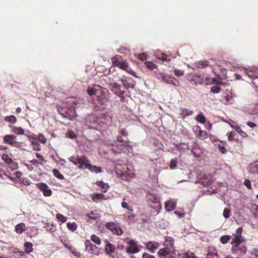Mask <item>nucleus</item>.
I'll return each mask as SVG.
<instances>
[{
    "instance_id": "16",
    "label": "nucleus",
    "mask_w": 258,
    "mask_h": 258,
    "mask_svg": "<svg viewBox=\"0 0 258 258\" xmlns=\"http://www.w3.org/2000/svg\"><path fill=\"white\" fill-rule=\"evenodd\" d=\"M159 246V244L156 242L149 241L146 243V247L147 249L154 252V250L157 249Z\"/></svg>"
},
{
    "instance_id": "25",
    "label": "nucleus",
    "mask_w": 258,
    "mask_h": 258,
    "mask_svg": "<svg viewBox=\"0 0 258 258\" xmlns=\"http://www.w3.org/2000/svg\"><path fill=\"white\" fill-rule=\"evenodd\" d=\"M181 110V115L183 118L190 116L193 113V111L189 110L187 108H182Z\"/></svg>"
},
{
    "instance_id": "1",
    "label": "nucleus",
    "mask_w": 258,
    "mask_h": 258,
    "mask_svg": "<svg viewBox=\"0 0 258 258\" xmlns=\"http://www.w3.org/2000/svg\"><path fill=\"white\" fill-rule=\"evenodd\" d=\"M114 145L117 147L118 150L124 152L126 151L130 152L132 149L131 146L126 142L123 141L122 137L120 136L117 137V140L114 142V144H113V146Z\"/></svg>"
},
{
    "instance_id": "12",
    "label": "nucleus",
    "mask_w": 258,
    "mask_h": 258,
    "mask_svg": "<svg viewBox=\"0 0 258 258\" xmlns=\"http://www.w3.org/2000/svg\"><path fill=\"white\" fill-rule=\"evenodd\" d=\"M194 130L197 137L199 138L204 140L207 138V133L202 131L199 126H195L194 127Z\"/></svg>"
},
{
    "instance_id": "14",
    "label": "nucleus",
    "mask_w": 258,
    "mask_h": 258,
    "mask_svg": "<svg viewBox=\"0 0 258 258\" xmlns=\"http://www.w3.org/2000/svg\"><path fill=\"white\" fill-rule=\"evenodd\" d=\"M142 248V246L139 245H130L125 248V251L129 254L138 253L140 251V249Z\"/></svg>"
},
{
    "instance_id": "47",
    "label": "nucleus",
    "mask_w": 258,
    "mask_h": 258,
    "mask_svg": "<svg viewBox=\"0 0 258 258\" xmlns=\"http://www.w3.org/2000/svg\"><path fill=\"white\" fill-rule=\"evenodd\" d=\"M137 57L141 60L144 61L147 59V55L146 53H143L142 54H138Z\"/></svg>"
},
{
    "instance_id": "21",
    "label": "nucleus",
    "mask_w": 258,
    "mask_h": 258,
    "mask_svg": "<svg viewBox=\"0 0 258 258\" xmlns=\"http://www.w3.org/2000/svg\"><path fill=\"white\" fill-rule=\"evenodd\" d=\"M96 184L97 185H98L99 187L101 188L102 191L104 192H106L109 188V185H108V184L104 183L102 181H98L97 182H96Z\"/></svg>"
},
{
    "instance_id": "42",
    "label": "nucleus",
    "mask_w": 258,
    "mask_h": 258,
    "mask_svg": "<svg viewBox=\"0 0 258 258\" xmlns=\"http://www.w3.org/2000/svg\"><path fill=\"white\" fill-rule=\"evenodd\" d=\"M196 119L198 122L202 123H204L206 121V118L205 117V116L203 115H202L201 114L197 115L196 118Z\"/></svg>"
},
{
    "instance_id": "33",
    "label": "nucleus",
    "mask_w": 258,
    "mask_h": 258,
    "mask_svg": "<svg viewBox=\"0 0 258 258\" xmlns=\"http://www.w3.org/2000/svg\"><path fill=\"white\" fill-rule=\"evenodd\" d=\"M145 64L147 68L151 70H153L157 68V66L153 63L151 61H147L145 62Z\"/></svg>"
},
{
    "instance_id": "49",
    "label": "nucleus",
    "mask_w": 258,
    "mask_h": 258,
    "mask_svg": "<svg viewBox=\"0 0 258 258\" xmlns=\"http://www.w3.org/2000/svg\"><path fill=\"white\" fill-rule=\"evenodd\" d=\"M177 161L176 159H171L170 163V167L172 169H174L177 166Z\"/></svg>"
},
{
    "instance_id": "30",
    "label": "nucleus",
    "mask_w": 258,
    "mask_h": 258,
    "mask_svg": "<svg viewBox=\"0 0 258 258\" xmlns=\"http://www.w3.org/2000/svg\"><path fill=\"white\" fill-rule=\"evenodd\" d=\"M4 120L6 121L14 124L16 122L17 119L15 116L10 115L7 116L5 117Z\"/></svg>"
},
{
    "instance_id": "63",
    "label": "nucleus",
    "mask_w": 258,
    "mask_h": 258,
    "mask_svg": "<svg viewBox=\"0 0 258 258\" xmlns=\"http://www.w3.org/2000/svg\"><path fill=\"white\" fill-rule=\"evenodd\" d=\"M236 131L241 136L243 137H245L247 136L246 133L244 132L243 131H242L240 129V127H239V129H236Z\"/></svg>"
},
{
    "instance_id": "61",
    "label": "nucleus",
    "mask_w": 258,
    "mask_h": 258,
    "mask_svg": "<svg viewBox=\"0 0 258 258\" xmlns=\"http://www.w3.org/2000/svg\"><path fill=\"white\" fill-rule=\"evenodd\" d=\"M9 165V167L11 168L13 170H16L18 168V164L14 162L13 161L12 163L10 164Z\"/></svg>"
},
{
    "instance_id": "2",
    "label": "nucleus",
    "mask_w": 258,
    "mask_h": 258,
    "mask_svg": "<svg viewBox=\"0 0 258 258\" xmlns=\"http://www.w3.org/2000/svg\"><path fill=\"white\" fill-rule=\"evenodd\" d=\"M242 228L241 227L238 228L235 232L233 234V238L231 242V244L233 245H236L239 246L244 241V238L242 236Z\"/></svg>"
},
{
    "instance_id": "26",
    "label": "nucleus",
    "mask_w": 258,
    "mask_h": 258,
    "mask_svg": "<svg viewBox=\"0 0 258 258\" xmlns=\"http://www.w3.org/2000/svg\"><path fill=\"white\" fill-rule=\"evenodd\" d=\"M170 252H172L171 251H168L166 248L164 247L160 249L158 252V254L161 256H166L168 255Z\"/></svg>"
},
{
    "instance_id": "8",
    "label": "nucleus",
    "mask_w": 258,
    "mask_h": 258,
    "mask_svg": "<svg viewBox=\"0 0 258 258\" xmlns=\"http://www.w3.org/2000/svg\"><path fill=\"white\" fill-rule=\"evenodd\" d=\"M36 186L43 192L44 196L48 197L51 195L52 191L46 183L43 182L38 183L36 184Z\"/></svg>"
},
{
    "instance_id": "31",
    "label": "nucleus",
    "mask_w": 258,
    "mask_h": 258,
    "mask_svg": "<svg viewBox=\"0 0 258 258\" xmlns=\"http://www.w3.org/2000/svg\"><path fill=\"white\" fill-rule=\"evenodd\" d=\"M257 162L252 163L250 168L251 172L258 174V164Z\"/></svg>"
},
{
    "instance_id": "9",
    "label": "nucleus",
    "mask_w": 258,
    "mask_h": 258,
    "mask_svg": "<svg viewBox=\"0 0 258 258\" xmlns=\"http://www.w3.org/2000/svg\"><path fill=\"white\" fill-rule=\"evenodd\" d=\"M244 73L250 79H255L258 78V68H252L248 69L246 68H243Z\"/></svg>"
},
{
    "instance_id": "58",
    "label": "nucleus",
    "mask_w": 258,
    "mask_h": 258,
    "mask_svg": "<svg viewBox=\"0 0 258 258\" xmlns=\"http://www.w3.org/2000/svg\"><path fill=\"white\" fill-rule=\"evenodd\" d=\"M38 139L39 141L41 142L43 144H44L46 142V139L42 134H39L38 136Z\"/></svg>"
},
{
    "instance_id": "36",
    "label": "nucleus",
    "mask_w": 258,
    "mask_h": 258,
    "mask_svg": "<svg viewBox=\"0 0 258 258\" xmlns=\"http://www.w3.org/2000/svg\"><path fill=\"white\" fill-rule=\"evenodd\" d=\"M231 239V236L229 235H223L220 238V242L222 244H226Z\"/></svg>"
},
{
    "instance_id": "45",
    "label": "nucleus",
    "mask_w": 258,
    "mask_h": 258,
    "mask_svg": "<svg viewBox=\"0 0 258 258\" xmlns=\"http://www.w3.org/2000/svg\"><path fill=\"white\" fill-rule=\"evenodd\" d=\"M68 249H69V250H70V251H71L73 254H74L75 256H77V257H81V255L80 253V252H77V251H76V250L75 248H74L72 247L71 246H69V247H68Z\"/></svg>"
},
{
    "instance_id": "57",
    "label": "nucleus",
    "mask_w": 258,
    "mask_h": 258,
    "mask_svg": "<svg viewBox=\"0 0 258 258\" xmlns=\"http://www.w3.org/2000/svg\"><path fill=\"white\" fill-rule=\"evenodd\" d=\"M125 200V198L123 199V202H122V203L121 204L122 207L123 208L126 209H128L130 211H132L133 209L130 208V207L128 206V205L127 204V203L124 201Z\"/></svg>"
},
{
    "instance_id": "15",
    "label": "nucleus",
    "mask_w": 258,
    "mask_h": 258,
    "mask_svg": "<svg viewBox=\"0 0 258 258\" xmlns=\"http://www.w3.org/2000/svg\"><path fill=\"white\" fill-rule=\"evenodd\" d=\"M115 247L111 243L108 242L105 245L104 251L106 254L111 255L115 250Z\"/></svg>"
},
{
    "instance_id": "43",
    "label": "nucleus",
    "mask_w": 258,
    "mask_h": 258,
    "mask_svg": "<svg viewBox=\"0 0 258 258\" xmlns=\"http://www.w3.org/2000/svg\"><path fill=\"white\" fill-rule=\"evenodd\" d=\"M174 80V79L169 76H165L163 82H165L167 84H171L173 83V81Z\"/></svg>"
},
{
    "instance_id": "37",
    "label": "nucleus",
    "mask_w": 258,
    "mask_h": 258,
    "mask_svg": "<svg viewBox=\"0 0 258 258\" xmlns=\"http://www.w3.org/2000/svg\"><path fill=\"white\" fill-rule=\"evenodd\" d=\"M104 199V195L102 194H96L92 197V200L95 202Z\"/></svg>"
},
{
    "instance_id": "28",
    "label": "nucleus",
    "mask_w": 258,
    "mask_h": 258,
    "mask_svg": "<svg viewBox=\"0 0 258 258\" xmlns=\"http://www.w3.org/2000/svg\"><path fill=\"white\" fill-rule=\"evenodd\" d=\"M25 251L27 253H29L32 251V244L31 242H26L24 244Z\"/></svg>"
},
{
    "instance_id": "6",
    "label": "nucleus",
    "mask_w": 258,
    "mask_h": 258,
    "mask_svg": "<svg viewBox=\"0 0 258 258\" xmlns=\"http://www.w3.org/2000/svg\"><path fill=\"white\" fill-rule=\"evenodd\" d=\"M112 92L117 96L124 95L125 92L121 90V86L116 83H109Z\"/></svg>"
},
{
    "instance_id": "24",
    "label": "nucleus",
    "mask_w": 258,
    "mask_h": 258,
    "mask_svg": "<svg viewBox=\"0 0 258 258\" xmlns=\"http://www.w3.org/2000/svg\"><path fill=\"white\" fill-rule=\"evenodd\" d=\"M98 119L95 116L93 115H89L86 118V121L87 123H94L96 122H97Z\"/></svg>"
},
{
    "instance_id": "48",
    "label": "nucleus",
    "mask_w": 258,
    "mask_h": 258,
    "mask_svg": "<svg viewBox=\"0 0 258 258\" xmlns=\"http://www.w3.org/2000/svg\"><path fill=\"white\" fill-rule=\"evenodd\" d=\"M230 209L225 208L223 211V215L225 218L227 219L230 217Z\"/></svg>"
},
{
    "instance_id": "40",
    "label": "nucleus",
    "mask_w": 258,
    "mask_h": 258,
    "mask_svg": "<svg viewBox=\"0 0 258 258\" xmlns=\"http://www.w3.org/2000/svg\"><path fill=\"white\" fill-rule=\"evenodd\" d=\"M56 218L58 221L64 223L67 221V218L61 214H57L56 215Z\"/></svg>"
},
{
    "instance_id": "4",
    "label": "nucleus",
    "mask_w": 258,
    "mask_h": 258,
    "mask_svg": "<svg viewBox=\"0 0 258 258\" xmlns=\"http://www.w3.org/2000/svg\"><path fill=\"white\" fill-rule=\"evenodd\" d=\"M69 160L76 165L79 164L80 168L84 169V165L85 163L86 158L84 156L81 157L79 156L77 157L71 156L69 158Z\"/></svg>"
},
{
    "instance_id": "22",
    "label": "nucleus",
    "mask_w": 258,
    "mask_h": 258,
    "mask_svg": "<svg viewBox=\"0 0 258 258\" xmlns=\"http://www.w3.org/2000/svg\"><path fill=\"white\" fill-rule=\"evenodd\" d=\"M12 132L14 134L18 135H23L24 134L25 131L21 127L14 126L12 128Z\"/></svg>"
},
{
    "instance_id": "34",
    "label": "nucleus",
    "mask_w": 258,
    "mask_h": 258,
    "mask_svg": "<svg viewBox=\"0 0 258 258\" xmlns=\"http://www.w3.org/2000/svg\"><path fill=\"white\" fill-rule=\"evenodd\" d=\"M180 258H196L192 252H185L180 254Z\"/></svg>"
},
{
    "instance_id": "50",
    "label": "nucleus",
    "mask_w": 258,
    "mask_h": 258,
    "mask_svg": "<svg viewBox=\"0 0 258 258\" xmlns=\"http://www.w3.org/2000/svg\"><path fill=\"white\" fill-rule=\"evenodd\" d=\"M174 72L175 75L177 77H181L184 74V71L181 70L175 69Z\"/></svg>"
},
{
    "instance_id": "19",
    "label": "nucleus",
    "mask_w": 258,
    "mask_h": 258,
    "mask_svg": "<svg viewBox=\"0 0 258 258\" xmlns=\"http://www.w3.org/2000/svg\"><path fill=\"white\" fill-rule=\"evenodd\" d=\"M16 139V136L14 135H6L4 138V141L8 144L12 145Z\"/></svg>"
},
{
    "instance_id": "53",
    "label": "nucleus",
    "mask_w": 258,
    "mask_h": 258,
    "mask_svg": "<svg viewBox=\"0 0 258 258\" xmlns=\"http://www.w3.org/2000/svg\"><path fill=\"white\" fill-rule=\"evenodd\" d=\"M221 89L220 87L213 86L211 88V91L214 93H218L220 92Z\"/></svg>"
},
{
    "instance_id": "18",
    "label": "nucleus",
    "mask_w": 258,
    "mask_h": 258,
    "mask_svg": "<svg viewBox=\"0 0 258 258\" xmlns=\"http://www.w3.org/2000/svg\"><path fill=\"white\" fill-rule=\"evenodd\" d=\"M155 56L159 59H161L164 61H170L171 58L165 54L164 53L159 54L158 52H156L155 54Z\"/></svg>"
},
{
    "instance_id": "44",
    "label": "nucleus",
    "mask_w": 258,
    "mask_h": 258,
    "mask_svg": "<svg viewBox=\"0 0 258 258\" xmlns=\"http://www.w3.org/2000/svg\"><path fill=\"white\" fill-rule=\"evenodd\" d=\"M128 63L126 61H121L118 67L122 70H125L128 67Z\"/></svg>"
},
{
    "instance_id": "32",
    "label": "nucleus",
    "mask_w": 258,
    "mask_h": 258,
    "mask_svg": "<svg viewBox=\"0 0 258 258\" xmlns=\"http://www.w3.org/2000/svg\"><path fill=\"white\" fill-rule=\"evenodd\" d=\"M67 228L71 231H75L78 227L77 224L75 222H73V223L68 222L67 224Z\"/></svg>"
},
{
    "instance_id": "5",
    "label": "nucleus",
    "mask_w": 258,
    "mask_h": 258,
    "mask_svg": "<svg viewBox=\"0 0 258 258\" xmlns=\"http://www.w3.org/2000/svg\"><path fill=\"white\" fill-rule=\"evenodd\" d=\"M119 81L126 89L129 88H134L135 86V81L131 78H126V77H123L120 78Z\"/></svg>"
},
{
    "instance_id": "20",
    "label": "nucleus",
    "mask_w": 258,
    "mask_h": 258,
    "mask_svg": "<svg viewBox=\"0 0 258 258\" xmlns=\"http://www.w3.org/2000/svg\"><path fill=\"white\" fill-rule=\"evenodd\" d=\"M26 226L24 223H21L15 227V231L17 233H22L25 231Z\"/></svg>"
},
{
    "instance_id": "17",
    "label": "nucleus",
    "mask_w": 258,
    "mask_h": 258,
    "mask_svg": "<svg viewBox=\"0 0 258 258\" xmlns=\"http://www.w3.org/2000/svg\"><path fill=\"white\" fill-rule=\"evenodd\" d=\"M176 207V203L172 201H168L166 202L165 209L167 211H173Z\"/></svg>"
},
{
    "instance_id": "29",
    "label": "nucleus",
    "mask_w": 258,
    "mask_h": 258,
    "mask_svg": "<svg viewBox=\"0 0 258 258\" xmlns=\"http://www.w3.org/2000/svg\"><path fill=\"white\" fill-rule=\"evenodd\" d=\"M2 158L8 164L12 163L13 161L12 159L7 154H3L2 156Z\"/></svg>"
},
{
    "instance_id": "35",
    "label": "nucleus",
    "mask_w": 258,
    "mask_h": 258,
    "mask_svg": "<svg viewBox=\"0 0 258 258\" xmlns=\"http://www.w3.org/2000/svg\"><path fill=\"white\" fill-rule=\"evenodd\" d=\"M91 240L97 245H100L101 243L100 238L95 234H92L91 236Z\"/></svg>"
},
{
    "instance_id": "64",
    "label": "nucleus",
    "mask_w": 258,
    "mask_h": 258,
    "mask_svg": "<svg viewBox=\"0 0 258 258\" xmlns=\"http://www.w3.org/2000/svg\"><path fill=\"white\" fill-rule=\"evenodd\" d=\"M143 258H155L154 255H151L150 254L144 253L143 254Z\"/></svg>"
},
{
    "instance_id": "3",
    "label": "nucleus",
    "mask_w": 258,
    "mask_h": 258,
    "mask_svg": "<svg viewBox=\"0 0 258 258\" xmlns=\"http://www.w3.org/2000/svg\"><path fill=\"white\" fill-rule=\"evenodd\" d=\"M85 245L87 251L94 255H99V248L95 245L92 244L89 240H87L85 241Z\"/></svg>"
},
{
    "instance_id": "60",
    "label": "nucleus",
    "mask_w": 258,
    "mask_h": 258,
    "mask_svg": "<svg viewBox=\"0 0 258 258\" xmlns=\"http://www.w3.org/2000/svg\"><path fill=\"white\" fill-rule=\"evenodd\" d=\"M244 184L248 189H251V182L249 179H245L244 181Z\"/></svg>"
},
{
    "instance_id": "10",
    "label": "nucleus",
    "mask_w": 258,
    "mask_h": 258,
    "mask_svg": "<svg viewBox=\"0 0 258 258\" xmlns=\"http://www.w3.org/2000/svg\"><path fill=\"white\" fill-rule=\"evenodd\" d=\"M216 60L211 59L209 60H204L199 61L196 63L197 67L200 68H205L207 66H213L217 63Z\"/></svg>"
},
{
    "instance_id": "59",
    "label": "nucleus",
    "mask_w": 258,
    "mask_h": 258,
    "mask_svg": "<svg viewBox=\"0 0 258 258\" xmlns=\"http://www.w3.org/2000/svg\"><path fill=\"white\" fill-rule=\"evenodd\" d=\"M212 84H217V85H221L222 84V81L219 78H215L212 79Z\"/></svg>"
},
{
    "instance_id": "56",
    "label": "nucleus",
    "mask_w": 258,
    "mask_h": 258,
    "mask_svg": "<svg viewBox=\"0 0 258 258\" xmlns=\"http://www.w3.org/2000/svg\"><path fill=\"white\" fill-rule=\"evenodd\" d=\"M66 136L68 138H71V139H74L76 137V134L75 133L72 131H69L67 133Z\"/></svg>"
},
{
    "instance_id": "41",
    "label": "nucleus",
    "mask_w": 258,
    "mask_h": 258,
    "mask_svg": "<svg viewBox=\"0 0 258 258\" xmlns=\"http://www.w3.org/2000/svg\"><path fill=\"white\" fill-rule=\"evenodd\" d=\"M96 89L95 87H89L87 89V92L90 96L95 95L96 92Z\"/></svg>"
},
{
    "instance_id": "27",
    "label": "nucleus",
    "mask_w": 258,
    "mask_h": 258,
    "mask_svg": "<svg viewBox=\"0 0 258 258\" xmlns=\"http://www.w3.org/2000/svg\"><path fill=\"white\" fill-rule=\"evenodd\" d=\"M176 146L178 148V149H179V150L180 151H187L189 149V146L187 144H183V143H180L179 144H177Z\"/></svg>"
},
{
    "instance_id": "55",
    "label": "nucleus",
    "mask_w": 258,
    "mask_h": 258,
    "mask_svg": "<svg viewBox=\"0 0 258 258\" xmlns=\"http://www.w3.org/2000/svg\"><path fill=\"white\" fill-rule=\"evenodd\" d=\"M207 258H218V255L214 252H209L207 254Z\"/></svg>"
},
{
    "instance_id": "7",
    "label": "nucleus",
    "mask_w": 258,
    "mask_h": 258,
    "mask_svg": "<svg viewBox=\"0 0 258 258\" xmlns=\"http://www.w3.org/2000/svg\"><path fill=\"white\" fill-rule=\"evenodd\" d=\"M163 245L166 248L168 251H171L172 252H174L175 250L174 249V239L171 237H168L166 238Z\"/></svg>"
},
{
    "instance_id": "46",
    "label": "nucleus",
    "mask_w": 258,
    "mask_h": 258,
    "mask_svg": "<svg viewBox=\"0 0 258 258\" xmlns=\"http://www.w3.org/2000/svg\"><path fill=\"white\" fill-rule=\"evenodd\" d=\"M155 77L158 80L163 81L165 76L162 73L160 72H156L155 74Z\"/></svg>"
},
{
    "instance_id": "11",
    "label": "nucleus",
    "mask_w": 258,
    "mask_h": 258,
    "mask_svg": "<svg viewBox=\"0 0 258 258\" xmlns=\"http://www.w3.org/2000/svg\"><path fill=\"white\" fill-rule=\"evenodd\" d=\"M84 168H88L92 172L96 173H100L102 172L101 168L100 167L93 166L91 165L86 159L85 163L84 165Z\"/></svg>"
},
{
    "instance_id": "62",
    "label": "nucleus",
    "mask_w": 258,
    "mask_h": 258,
    "mask_svg": "<svg viewBox=\"0 0 258 258\" xmlns=\"http://www.w3.org/2000/svg\"><path fill=\"white\" fill-rule=\"evenodd\" d=\"M87 217H88L89 219H96L97 217L96 215L93 212H91V213L87 214Z\"/></svg>"
},
{
    "instance_id": "13",
    "label": "nucleus",
    "mask_w": 258,
    "mask_h": 258,
    "mask_svg": "<svg viewBox=\"0 0 258 258\" xmlns=\"http://www.w3.org/2000/svg\"><path fill=\"white\" fill-rule=\"evenodd\" d=\"M246 248L245 247L241 246H237L236 244L233 245L231 248L232 253H237L239 252V254H245L246 253Z\"/></svg>"
},
{
    "instance_id": "23",
    "label": "nucleus",
    "mask_w": 258,
    "mask_h": 258,
    "mask_svg": "<svg viewBox=\"0 0 258 258\" xmlns=\"http://www.w3.org/2000/svg\"><path fill=\"white\" fill-rule=\"evenodd\" d=\"M122 60L123 58L122 56L120 55H116L113 58H112V62L114 65L118 67L121 61H122Z\"/></svg>"
},
{
    "instance_id": "38",
    "label": "nucleus",
    "mask_w": 258,
    "mask_h": 258,
    "mask_svg": "<svg viewBox=\"0 0 258 258\" xmlns=\"http://www.w3.org/2000/svg\"><path fill=\"white\" fill-rule=\"evenodd\" d=\"M105 227L107 229L110 230L113 232H114V230L115 229L116 226L114 222H108L106 224Z\"/></svg>"
},
{
    "instance_id": "54",
    "label": "nucleus",
    "mask_w": 258,
    "mask_h": 258,
    "mask_svg": "<svg viewBox=\"0 0 258 258\" xmlns=\"http://www.w3.org/2000/svg\"><path fill=\"white\" fill-rule=\"evenodd\" d=\"M44 225H45L44 226V228H46L47 231L52 232L53 231V224H51L50 225V227L49 226V224L45 223Z\"/></svg>"
},
{
    "instance_id": "51",
    "label": "nucleus",
    "mask_w": 258,
    "mask_h": 258,
    "mask_svg": "<svg viewBox=\"0 0 258 258\" xmlns=\"http://www.w3.org/2000/svg\"><path fill=\"white\" fill-rule=\"evenodd\" d=\"M113 233L116 234L118 235H120L122 234V230L121 228L118 226H116L114 230Z\"/></svg>"
},
{
    "instance_id": "39",
    "label": "nucleus",
    "mask_w": 258,
    "mask_h": 258,
    "mask_svg": "<svg viewBox=\"0 0 258 258\" xmlns=\"http://www.w3.org/2000/svg\"><path fill=\"white\" fill-rule=\"evenodd\" d=\"M52 172L53 173V175L57 178L60 179H63V176L60 174L59 171L56 169H54L52 170Z\"/></svg>"
},
{
    "instance_id": "52",
    "label": "nucleus",
    "mask_w": 258,
    "mask_h": 258,
    "mask_svg": "<svg viewBox=\"0 0 258 258\" xmlns=\"http://www.w3.org/2000/svg\"><path fill=\"white\" fill-rule=\"evenodd\" d=\"M32 145L34 150L40 151L41 150L40 145L37 142H32Z\"/></svg>"
}]
</instances>
